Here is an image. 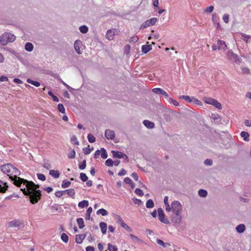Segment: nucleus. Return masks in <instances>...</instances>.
Here are the masks:
<instances>
[{"mask_svg":"<svg viewBox=\"0 0 251 251\" xmlns=\"http://www.w3.org/2000/svg\"><path fill=\"white\" fill-rule=\"evenodd\" d=\"M26 81L27 82L30 83L36 87H39L40 86V83L39 82L33 80L30 78H27Z\"/></svg>","mask_w":251,"mask_h":251,"instance_id":"nucleus-30","label":"nucleus"},{"mask_svg":"<svg viewBox=\"0 0 251 251\" xmlns=\"http://www.w3.org/2000/svg\"><path fill=\"white\" fill-rule=\"evenodd\" d=\"M86 166V160H83L81 164H79L78 165L79 169L83 170H84Z\"/></svg>","mask_w":251,"mask_h":251,"instance_id":"nucleus-49","label":"nucleus"},{"mask_svg":"<svg viewBox=\"0 0 251 251\" xmlns=\"http://www.w3.org/2000/svg\"><path fill=\"white\" fill-rule=\"evenodd\" d=\"M100 155H101V157L103 159H106L107 158V152H106V150L103 148H101L100 149Z\"/></svg>","mask_w":251,"mask_h":251,"instance_id":"nucleus-32","label":"nucleus"},{"mask_svg":"<svg viewBox=\"0 0 251 251\" xmlns=\"http://www.w3.org/2000/svg\"><path fill=\"white\" fill-rule=\"evenodd\" d=\"M75 151L74 150H72L70 153V154L68 155V158L73 159L75 158Z\"/></svg>","mask_w":251,"mask_h":251,"instance_id":"nucleus-60","label":"nucleus"},{"mask_svg":"<svg viewBox=\"0 0 251 251\" xmlns=\"http://www.w3.org/2000/svg\"><path fill=\"white\" fill-rule=\"evenodd\" d=\"M61 240L64 242L65 243H67L68 241V235L65 233H63L61 234Z\"/></svg>","mask_w":251,"mask_h":251,"instance_id":"nucleus-50","label":"nucleus"},{"mask_svg":"<svg viewBox=\"0 0 251 251\" xmlns=\"http://www.w3.org/2000/svg\"><path fill=\"white\" fill-rule=\"evenodd\" d=\"M152 91L157 94H161L164 96L166 98L169 97L168 93L162 89L159 88H154L152 90Z\"/></svg>","mask_w":251,"mask_h":251,"instance_id":"nucleus-12","label":"nucleus"},{"mask_svg":"<svg viewBox=\"0 0 251 251\" xmlns=\"http://www.w3.org/2000/svg\"><path fill=\"white\" fill-rule=\"evenodd\" d=\"M218 50H225L227 49V46L224 41L218 40L217 42Z\"/></svg>","mask_w":251,"mask_h":251,"instance_id":"nucleus-15","label":"nucleus"},{"mask_svg":"<svg viewBox=\"0 0 251 251\" xmlns=\"http://www.w3.org/2000/svg\"><path fill=\"white\" fill-rule=\"evenodd\" d=\"M71 185V182L64 180L63 181L61 186L63 188H68Z\"/></svg>","mask_w":251,"mask_h":251,"instance_id":"nucleus-43","label":"nucleus"},{"mask_svg":"<svg viewBox=\"0 0 251 251\" xmlns=\"http://www.w3.org/2000/svg\"><path fill=\"white\" fill-rule=\"evenodd\" d=\"M79 29L82 33H86L88 31V27L85 25H83L79 27Z\"/></svg>","mask_w":251,"mask_h":251,"instance_id":"nucleus-37","label":"nucleus"},{"mask_svg":"<svg viewBox=\"0 0 251 251\" xmlns=\"http://www.w3.org/2000/svg\"><path fill=\"white\" fill-rule=\"evenodd\" d=\"M204 101L205 103L213 105L218 109H222V108L221 104L215 99L211 98H205Z\"/></svg>","mask_w":251,"mask_h":251,"instance_id":"nucleus-6","label":"nucleus"},{"mask_svg":"<svg viewBox=\"0 0 251 251\" xmlns=\"http://www.w3.org/2000/svg\"><path fill=\"white\" fill-rule=\"evenodd\" d=\"M236 229L238 233H242L245 230L246 227L244 224H240L236 227Z\"/></svg>","mask_w":251,"mask_h":251,"instance_id":"nucleus-24","label":"nucleus"},{"mask_svg":"<svg viewBox=\"0 0 251 251\" xmlns=\"http://www.w3.org/2000/svg\"><path fill=\"white\" fill-rule=\"evenodd\" d=\"M171 221L175 224H179L182 219L180 213H174L171 217Z\"/></svg>","mask_w":251,"mask_h":251,"instance_id":"nucleus-10","label":"nucleus"},{"mask_svg":"<svg viewBox=\"0 0 251 251\" xmlns=\"http://www.w3.org/2000/svg\"><path fill=\"white\" fill-rule=\"evenodd\" d=\"M82 42L79 40H76L75 41L74 43V48L76 52L78 54H81V52L80 51V48L82 46Z\"/></svg>","mask_w":251,"mask_h":251,"instance_id":"nucleus-13","label":"nucleus"},{"mask_svg":"<svg viewBox=\"0 0 251 251\" xmlns=\"http://www.w3.org/2000/svg\"><path fill=\"white\" fill-rule=\"evenodd\" d=\"M105 164L107 166L112 167L114 165V161L110 158H108L105 162Z\"/></svg>","mask_w":251,"mask_h":251,"instance_id":"nucleus-44","label":"nucleus"},{"mask_svg":"<svg viewBox=\"0 0 251 251\" xmlns=\"http://www.w3.org/2000/svg\"><path fill=\"white\" fill-rule=\"evenodd\" d=\"M57 109L58 111L61 112V113H65V109L64 108V105L61 104L59 103L57 105Z\"/></svg>","mask_w":251,"mask_h":251,"instance_id":"nucleus-42","label":"nucleus"},{"mask_svg":"<svg viewBox=\"0 0 251 251\" xmlns=\"http://www.w3.org/2000/svg\"><path fill=\"white\" fill-rule=\"evenodd\" d=\"M88 205H89L88 201H86V200H83L82 201H81L78 204V207H80L81 208L86 207L88 206Z\"/></svg>","mask_w":251,"mask_h":251,"instance_id":"nucleus-26","label":"nucleus"},{"mask_svg":"<svg viewBox=\"0 0 251 251\" xmlns=\"http://www.w3.org/2000/svg\"><path fill=\"white\" fill-rule=\"evenodd\" d=\"M114 218L117 220V223L121 225L124 222L122 218L117 214H115L114 216Z\"/></svg>","mask_w":251,"mask_h":251,"instance_id":"nucleus-46","label":"nucleus"},{"mask_svg":"<svg viewBox=\"0 0 251 251\" xmlns=\"http://www.w3.org/2000/svg\"><path fill=\"white\" fill-rule=\"evenodd\" d=\"M156 242L157 243L162 246V247H165L166 245H168V246H170V244L168 243H165L162 240H161V239H157L156 240Z\"/></svg>","mask_w":251,"mask_h":251,"instance_id":"nucleus-48","label":"nucleus"},{"mask_svg":"<svg viewBox=\"0 0 251 251\" xmlns=\"http://www.w3.org/2000/svg\"><path fill=\"white\" fill-rule=\"evenodd\" d=\"M108 250L110 251H118L117 247L112 245L110 243L108 244Z\"/></svg>","mask_w":251,"mask_h":251,"instance_id":"nucleus-53","label":"nucleus"},{"mask_svg":"<svg viewBox=\"0 0 251 251\" xmlns=\"http://www.w3.org/2000/svg\"><path fill=\"white\" fill-rule=\"evenodd\" d=\"M138 40V38L137 36H133L130 38L129 42L130 43H135L137 42Z\"/></svg>","mask_w":251,"mask_h":251,"instance_id":"nucleus-64","label":"nucleus"},{"mask_svg":"<svg viewBox=\"0 0 251 251\" xmlns=\"http://www.w3.org/2000/svg\"><path fill=\"white\" fill-rule=\"evenodd\" d=\"M157 212L158 214V219L161 222L167 225L170 224L169 221L167 218H165V215L162 208H158Z\"/></svg>","mask_w":251,"mask_h":251,"instance_id":"nucleus-8","label":"nucleus"},{"mask_svg":"<svg viewBox=\"0 0 251 251\" xmlns=\"http://www.w3.org/2000/svg\"><path fill=\"white\" fill-rule=\"evenodd\" d=\"M172 212L174 213H180L182 210V206L177 201H174L171 203Z\"/></svg>","mask_w":251,"mask_h":251,"instance_id":"nucleus-5","label":"nucleus"},{"mask_svg":"<svg viewBox=\"0 0 251 251\" xmlns=\"http://www.w3.org/2000/svg\"><path fill=\"white\" fill-rule=\"evenodd\" d=\"M157 21L156 18H152L149 20L146 21L142 25L140 28H147L151 25H153L155 24Z\"/></svg>","mask_w":251,"mask_h":251,"instance_id":"nucleus-9","label":"nucleus"},{"mask_svg":"<svg viewBox=\"0 0 251 251\" xmlns=\"http://www.w3.org/2000/svg\"><path fill=\"white\" fill-rule=\"evenodd\" d=\"M129 236L132 239L133 242H134V243H137L138 244L143 243V241L141 239H139L137 236H136L135 235L130 234Z\"/></svg>","mask_w":251,"mask_h":251,"instance_id":"nucleus-25","label":"nucleus"},{"mask_svg":"<svg viewBox=\"0 0 251 251\" xmlns=\"http://www.w3.org/2000/svg\"><path fill=\"white\" fill-rule=\"evenodd\" d=\"M111 153H112L113 157L114 158H124V153L118 151H112Z\"/></svg>","mask_w":251,"mask_h":251,"instance_id":"nucleus-14","label":"nucleus"},{"mask_svg":"<svg viewBox=\"0 0 251 251\" xmlns=\"http://www.w3.org/2000/svg\"><path fill=\"white\" fill-rule=\"evenodd\" d=\"M88 140L90 143H93L95 142L96 138L92 134L89 133L88 134Z\"/></svg>","mask_w":251,"mask_h":251,"instance_id":"nucleus-38","label":"nucleus"},{"mask_svg":"<svg viewBox=\"0 0 251 251\" xmlns=\"http://www.w3.org/2000/svg\"><path fill=\"white\" fill-rule=\"evenodd\" d=\"M43 167L48 170L51 168V165L48 161L44 162Z\"/></svg>","mask_w":251,"mask_h":251,"instance_id":"nucleus-55","label":"nucleus"},{"mask_svg":"<svg viewBox=\"0 0 251 251\" xmlns=\"http://www.w3.org/2000/svg\"><path fill=\"white\" fill-rule=\"evenodd\" d=\"M5 34L6 35V39L8 43L13 42L15 40L16 37L13 34L9 33H5Z\"/></svg>","mask_w":251,"mask_h":251,"instance_id":"nucleus-21","label":"nucleus"},{"mask_svg":"<svg viewBox=\"0 0 251 251\" xmlns=\"http://www.w3.org/2000/svg\"><path fill=\"white\" fill-rule=\"evenodd\" d=\"M8 41L6 39V35L5 33L0 36V43L3 45L5 46L8 43Z\"/></svg>","mask_w":251,"mask_h":251,"instance_id":"nucleus-22","label":"nucleus"},{"mask_svg":"<svg viewBox=\"0 0 251 251\" xmlns=\"http://www.w3.org/2000/svg\"><path fill=\"white\" fill-rule=\"evenodd\" d=\"M8 226L9 227H17L18 230L23 228L25 226L24 222L19 220L15 219L8 223Z\"/></svg>","mask_w":251,"mask_h":251,"instance_id":"nucleus-4","label":"nucleus"},{"mask_svg":"<svg viewBox=\"0 0 251 251\" xmlns=\"http://www.w3.org/2000/svg\"><path fill=\"white\" fill-rule=\"evenodd\" d=\"M25 49L26 51L30 52L33 49V45L31 43H26L25 45Z\"/></svg>","mask_w":251,"mask_h":251,"instance_id":"nucleus-27","label":"nucleus"},{"mask_svg":"<svg viewBox=\"0 0 251 251\" xmlns=\"http://www.w3.org/2000/svg\"><path fill=\"white\" fill-rule=\"evenodd\" d=\"M192 102H194L195 104H198V105H202V102H201V101H200L198 99H196V98H195L194 97L193 98V99H192Z\"/></svg>","mask_w":251,"mask_h":251,"instance_id":"nucleus-63","label":"nucleus"},{"mask_svg":"<svg viewBox=\"0 0 251 251\" xmlns=\"http://www.w3.org/2000/svg\"><path fill=\"white\" fill-rule=\"evenodd\" d=\"M193 97H190L189 96H184V95H182V96H181L180 97V98L181 99H183V100H185L187 102H192V99H193Z\"/></svg>","mask_w":251,"mask_h":251,"instance_id":"nucleus-39","label":"nucleus"},{"mask_svg":"<svg viewBox=\"0 0 251 251\" xmlns=\"http://www.w3.org/2000/svg\"><path fill=\"white\" fill-rule=\"evenodd\" d=\"M234 54L235 53L231 50H230L227 52L226 56L228 59L230 60Z\"/></svg>","mask_w":251,"mask_h":251,"instance_id":"nucleus-56","label":"nucleus"},{"mask_svg":"<svg viewBox=\"0 0 251 251\" xmlns=\"http://www.w3.org/2000/svg\"><path fill=\"white\" fill-rule=\"evenodd\" d=\"M115 132L110 129H106L105 131V136L107 139L113 140L115 137Z\"/></svg>","mask_w":251,"mask_h":251,"instance_id":"nucleus-11","label":"nucleus"},{"mask_svg":"<svg viewBox=\"0 0 251 251\" xmlns=\"http://www.w3.org/2000/svg\"><path fill=\"white\" fill-rule=\"evenodd\" d=\"M223 19L225 23H228L229 22V15L227 14H224Z\"/></svg>","mask_w":251,"mask_h":251,"instance_id":"nucleus-62","label":"nucleus"},{"mask_svg":"<svg viewBox=\"0 0 251 251\" xmlns=\"http://www.w3.org/2000/svg\"><path fill=\"white\" fill-rule=\"evenodd\" d=\"M240 135L243 138L245 141H248L249 140V137L250 135L248 132L243 131L241 132Z\"/></svg>","mask_w":251,"mask_h":251,"instance_id":"nucleus-29","label":"nucleus"},{"mask_svg":"<svg viewBox=\"0 0 251 251\" xmlns=\"http://www.w3.org/2000/svg\"><path fill=\"white\" fill-rule=\"evenodd\" d=\"M97 214H101L104 216L108 214V212L103 208H100L97 211Z\"/></svg>","mask_w":251,"mask_h":251,"instance_id":"nucleus-36","label":"nucleus"},{"mask_svg":"<svg viewBox=\"0 0 251 251\" xmlns=\"http://www.w3.org/2000/svg\"><path fill=\"white\" fill-rule=\"evenodd\" d=\"M80 178L83 182H86L87 181L88 178V176L85 173H81L80 174Z\"/></svg>","mask_w":251,"mask_h":251,"instance_id":"nucleus-45","label":"nucleus"},{"mask_svg":"<svg viewBox=\"0 0 251 251\" xmlns=\"http://www.w3.org/2000/svg\"><path fill=\"white\" fill-rule=\"evenodd\" d=\"M250 38V36L249 35H246L245 34H242V38L241 39L246 42V43L248 42V40Z\"/></svg>","mask_w":251,"mask_h":251,"instance_id":"nucleus-59","label":"nucleus"},{"mask_svg":"<svg viewBox=\"0 0 251 251\" xmlns=\"http://www.w3.org/2000/svg\"><path fill=\"white\" fill-rule=\"evenodd\" d=\"M121 226L123 227L124 229L127 230V231L131 232L132 231L131 228L127 226L126 224H125L124 222H123L121 225Z\"/></svg>","mask_w":251,"mask_h":251,"instance_id":"nucleus-54","label":"nucleus"},{"mask_svg":"<svg viewBox=\"0 0 251 251\" xmlns=\"http://www.w3.org/2000/svg\"><path fill=\"white\" fill-rule=\"evenodd\" d=\"M115 33L111 29L108 30L106 34V38L109 40H112L114 39Z\"/></svg>","mask_w":251,"mask_h":251,"instance_id":"nucleus-19","label":"nucleus"},{"mask_svg":"<svg viewBox=\"0 0 251 251\" xmlns=\"http://www.w3.org/2000/svg\"><path fill=\"white\" fill-rule=\"evenodd\" d=\"M11 175L10 176V179L13 181V184L18 187H21V185L24 181H21L20 179H23L19 177L21 174L20 171L13 165Z\"/></svg>","mask_w":251,"mask_h":251,"instance_id":"nucleus-2","label":"nucleus"},{"mask_svg":"<svg viewBox=\"0 0 251 251\" xmlns=\"http://www.w3.org/2000/svg\"><path fill=\"white\" fill-rule=\"evenodd\" d=\"M199 195L200 197L204 198L206 197L207 195V192L204 189H200L198 191Z\"/></svg>","mask_w":251,"mask_h":251,"instance_id":"nucleus-35","label":"nucleus"},{"mask_svg":"<svg viewBox=\"0 0 251 251\" xmlns=\"http://www.w3.org/2000/svg\"><path fill=\"white\" fill-rule=\"evenodd\" d=\"M211 117L213 118V119L216 123H220L221 121V117L218 114H216V115L213 114L212 115Z\"/></svg>","mask_w":251,"mask_h":251,"instance_id":"nucleus-40","label":"nucleus"},{"mask_svg":"<svg viewBox=\"0 0 251 251\" xmlns=\"http://www.w3.org/2000/svg\"><path fill=\"white\" fill-rule=\"evenodd\" d=\"M21 190L25 196L29 197V201L33 204L37 203L41 199L42 194L41 191L40 190L31 191L30 190L26 189L25 188H21Z\"/></svg>","mask_w":251,"mask_h":251,"instance_id":"nucleus-1","label":"nucleus"},{"mask_svg":"<svg viewBox=\"0 0 251 251\" xmlns=\"http://www.w3.org/2000/svg\"><path fill=\"white\" fill-rule=\"evenodd\" d=\"M66 193L70 197H74L75 195V190L73 188L66 190Z\"/></svg>","mask_w":251,"mask_h":251,"instance_id":"nucleus-41","label":"nucleus"},{"mask_svg":"<svg viewBox=\"0 0 251 251\" xmlns=\"http://www.w3.org/2000/svg\"><path fill=\"white\" fill-rule=\"evenodd\" d=\"M143 124L146 127L150 129H152L154 127V124L148 120H144Z\"/></svg>","mask_w":251,"mask_h":251,"instance_id":"nucleus-20","label":"nucleus"},{"mask_svg":"<svg viewBox=\"0 0 251 251\" xmlns=\"http://www.w3.org/2000/svg\"><path fill=\"white\" fill-rule=\"evenodd\" d=\"M152 49L151 45H145L142 46V51L145 53H147Z\"/></svg>","mask_w":251,"mask_h":251,"instance_id":"nucleus-17","label":"nucleus"},{"mask_svg":"<svg viewBox=\"0 0 251 251\" xmlns=\"http://www.w3.org/2000/svg\"><path fill=\"white\" fill-rule=\"evenodd\" d=\"M92 211H93V209L91 207H89L87 209L86 213V217H85L86 220H89L90 219V215H91V213L92 212Z\"/></svg>","mask_w":251,"mask_h":251,"instance_id":"nucleus-34","label":"nucleus"},{"mask_svg":"<svg viewBox=\"0 0 251 251\" xmlns=\"http://www.w3.org/2000/svg\"><path fill=\"white\" fill-rule=\"evenodd\" d=\"M168 101L176 106L179 105V103L176 100H174L171 98H169Z\"/></svg>","mask_w":251,"mask_h":251,"instance_id":"nucleus-51","label":"nucleus"},{"mask_svg":"<svg viewBox=\"0 0 251 251\" xmlns=\"http://www.w3.org/2000/svg\"><path fill=\"white\" fill-rule=\"evenodd\" d=\"M48 94H49V95H50V96H51L52 97L53 100L54 101H56V102L59 101L58 98L56 96H55L51 91H49L48 92Z\"/></svg>","mask_w":251,"mask_h":251,"instance_id":"nucleus-47","label":"nucleus"},{"mask_svg":"<svg viewBox=\"0 0 251 251\" xmlns=\"http://www.w3.org/2000/svg\"><path fill=\"white\" fill-rule=\"evenodd\" d=\"M86 236V234L76 235L75 236L76 243H77V244H81L83 240L85 238Z\"/></svg>","mask_w":251,"mask_h":251,"instance_id":"nucleus-16","label":"nucleus"},{"mask_svg":"<svg viewBox=\"0 0 251 251\" xmlns=\"http://www.w3.org/2000/svg\"><path fill=\"white\" fill-rule=\"evenodd\" d=\"M154 206V202L151 199H149L146 202V207L148 208H153Z\"/></svg>","mask_w":251,"mask_h":251,"instance_id":"nucleus-33","label":"nucleus"},{"mask_svg":"<svg viewBox=\"0 0 251 251\" xmlns=\"http://www.w3.org/2000/svg\"><path fill=\"white\" fill-rule=\"evenodd\" d=\"M100 226L102 234H105L107 230V224L104 222H101L100 223Z\"/></svg>","mask_w":251,"mask_h":251,"instance_id":"nucleus-23","label":"nucleus"},{"mask_svg":"<svg viewBox=\"0 0 251 251\" xmlns=\"http://www.w3.org/2000/svg\"><path fill=\"white\" fill-rule=\"evenodd\" d=\"M135 193L139 195L140 196H143L144 195V193L141 189L140 188H136L135 190Z\"/></svg>","mask_w":251,"mask_h":251,"instance_id":"nucleus-61","label":"nucleus"},{"mask_svg":"<svg viewBox=\"0 0 251 251\" xmlns=\"http://www.w3.org/2000/svg\"><path fill=\"white\" fill-rule=\"evenodd\" d=\"M19 180L24 181L23 184L25 185L26 189L34 191V190H37L40 187L39 184H36L32 181H29L25 179H20Z\"/></svg>","mask_w":251,"mask_h":251,"instance_id":"nucleus-3","label":"nucleus"},{"mask_svg":"<svg viewBox=\"0 0 251 251\" xmlns=\"http://www.w3.org/2000/svg\"><path fill=\"white\" fill-rule=\"evenodd\" d=\"M77 223L80 229L83 228L85 226L83 219L81 218H78L76 219Z\"/></svg>","mask_w":251,"mask_h":251,"instance_id":"nucleus-28","label":"nucleus"},{"mask_svg":"<svg viewBox=\"0 0 251 251\" xmlns=\"http://www.w3.org/2000/svg\"><path fill=\"white\" fill-rule=\"evenodd\" d=\"M37 176L39 180L45 181L46 180V176L42 174H37Z\"/></svg>","mask_w":251,"mask_h":251,"instance_id":"nucleus-58","label":"nucleus"},{"mask_svg":"<svg viewBox=\"0 0 251 251\" xmlns=\"http://www.w3.org/2000/svg\"><path fill=\"white\" fill-rule=\"evenodd\" d=\"M13 165L11 163H7L6 164L2 165L0 166L1 171L4 174H7L10 177V176L11 175L12 169Z\"/></svg>","mask_w":251,"mask_h":251,"instance_id":"nucleus-7","label":"nucleus"},{"mask_svg":"<svg viewBox=\"0 0 251 251\" xmlns=\"http://www.w3.org/2000/svg\"><path fill=\"white\" fill-rule=\"evenodd\" d=\"M93 150V148H89L88 147H86L83 149V152L85 154H88L90 153L91 151Z\"/></svg>","mask_w":251,"mask_h":251,"instance_id":"nucleus-52","label":"nucleus"},{"mask_svg":"<svg viewBox=\"0 0 251 251\" xmlns=\"http://www.w3.org/2000/svg\"><path fill=\"white\" fill-rule=\"evenodd\" d=\"M8 188V185L7 184H5L4 185H0V193H4L7 190Z\"/></svg>","mask_w":251,"mask_h":251,"instance_id":"nucleus-31","label":"nucleus"},{"mask_svg":"<svg viewBox=\"0 0 251 251\" xmlns=\"http://www.w3.org/2000/svg\"><path fill=\"white\" fill-rule=\"evenodd\" d=\"M49 174L55 178H57L60 176V173L58 170H51L49 172Z\"/></svg>","mask_w":251,"mask_h":251,"instance_id":"nucleus-18","label":"nucleus"},{"mask_svg":"<svg viewBox=\"0 0 251 251\" xmlns=\"http://www.w3.org/2000/svg\"><path fill=\"white\" fill-rule=\"evenodd\" d=\"M204 163L205 165L211 166L213 164V161L211 159H206L204 160Z\"/></svg>","mask_w":251,"mask_h":251,"instance_id":"nucleus-57","label":"nucleus"}]
</instances>
